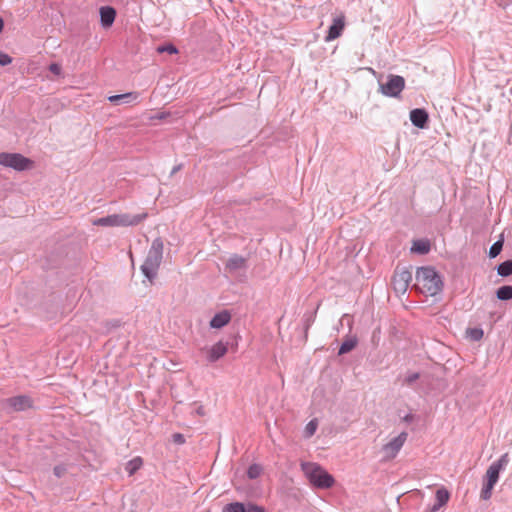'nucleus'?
Masks as SVG:
<instances>
[{"mask_svg":"<svg viewBox=\"0 0 512 512\" xmlns=\"http://www.w3.org/2000/svg\"><path fill=\"white\" fill-rule=\"evenodd\" d=\"M101 24L103 27H110L116 17V11L113 7L104 6L100 8Z\"/></svg>","mask_w":512,"mask_h":512,"instance_id":"4468645a","label":"nucleus"},{"mask_svg":"<svg viewBox=\"0 0 512 512\" xmlns=\"http://www.w3.org/2000/svg\"><path fill=\"white\" fill-rule=\"evenodd\" d=\"M158 51L159 52H168L170 54H176L178 52L177 48L175 46H173V45H168V46H165V47H159Z\"/></svg>","mask_w":512,"mask_h":512,"instance_id":"7c9ffc66","label":"nucleus"},{"mask_svg":"<svg viewBox=\"0 0 512 512\" xmlns=\"http://www.w3.org/2000/svg\"><path fill=\"white\" fill-rule=\"evenodd\" d=\"M496 296L499 300H511L512 299V286L505 285L501 286L496 291Z\"/></svg>","mask_w":512,"mask_h":512,"instance_id":"aec40b11","label":"nucleus"},{"mask_svg":"<svg viewBox=\"0 0 512 512\" xmlns=\"http://www.w3.org/2000/svg\"><path fill=\"white\" fill-rule=\"evenodd\" d=\"M246 266V259L240 255H232L226 262V268L230 271L243 269Z\"/></svg>","mask_w":512,"mask_h":512,"instance_id":"dca6fc26","label":"nucleus"},{"mask_svg":"<svg viewBox=\"0 0 512 512\" xmlns=\"http://www.w3.org/2000/svg\"><path fill=\"white\" fill-rule=\"evenodd\" d=\"M509 463L508 453L503 454L497 461L493 462L489 467L496 470L498 473L504 469Z\"/></svg>","mask_w":512,"mask_h":512,"instance_id":"412c9836","label":"nucleus"},{"mask_svg":"<svg viewBox=\"0 0 512 512\" xmlns=\"http://www.w3.org/2000/svg\"><path fill=\"white\" fill-rule=\"evenodd\" d=\"M163 243L160 239L153 241L144 263L141 266L143 274L152 281L162 262Z\"/></svg>","mask_w":512,"mask_h":512,"instance_id":"f03ea898","label":"nucleus"},{"mask_svg":"<svg viewBox=\"0 0 512 512\" xmlns=\"http://www.w3.org/2000/svg\"><path fill=\"white\" fill-rule=\"evenodd\" d=\"M428 119V113L424 109H414L410 112V120L418 128H424Z\"/></svg>","mask_w":512,"mask_h":512,"instance_id":"ddd939ff","label":"nucleus"},{"mask_svg":"<svg viewBox=\"0 0 512 512\" xmlns=\"http://www.w3.org/2000/svg\"><path fill=\"white\" fill-rule=\"evenodd\" d=\"M138 98V94L136 92H129L121 95H112L108 97V100L111 103L119 104L121 100H125L126 102L136 100Z\"/></svg>","mask_w":512,"mask_h":512,"instance_id":"6ab92c4d","label":"nucleus"},{"mask_svg":"<svg viewBox=\"0 0 512 512\" xmlns=\"http://www.w3.org/2000/svg\"><path fill=\"white\" fill-rule=\"evenodd\" d=\"M499 474L496 470L488 467L484 477H483V485L480 492V497L483 500H489L492 496V491L495 484L499 480Z\"/></svg>","mask_w":512,"mask_h":512,"instance_id":"6e6552de","label":"nucleus"},{"mask_svg":"<svg viewBox=\"0 0 512 512\" xmlns=\"http://www.w3.org/2000/svg\"><path fill=\"white\" fill-rule=\"evenodd\" d=\"M4 22L3 19L0 17V32L3 30Z\"/></svg>","mask_w":512,"mask_h":512,"instance_id":"c9c22d12","label":"nucleus"},{"mask_svg":"<svg viewBox=\"0 0 512 512\" xmlns=\"http://www.w3.org/2000/svg\"><path fill=\"white\" fill-rule=\"evenodd\" d=\"M418 378H419V374H418V373H413V374L409 375V376L406 378V382H407L408 384H410V383H412V382L416 381Z\"/></svg>","mask_w":512,"mask_h":512,"instance_id":"72a5a7b5","label":"nucleus"},{"mask_svg":"<svg viewBox=\"0 0 512 512\" xmlns=\"http://www.w3.org/2000/svg\"><path fill=\"white\" fill-rule=\"evenodd\" d=\"M246 512H265L263 508L255 505H248L246 507Z\"/></svg>","mask_w":512,"mask_h":512,"instance_id":"473e14b6","label":"nucleus"},{"mask_svg":"<svg viewBox=\"0 0 512 512\" xmlns=\"http://www.w3.org/2000/svg\"><path fill=\"white\" fill-rule=\"evenodd\" d=\"M142 465V459L140 457H136L127 463L126 471L129 473V475H133L137 470L141 468Z\"/></svg>","mask_w":512,"mask_h":512,"instance_id":"b1692460","label":"nucleus"},{"mask_svg":"<svg viewBox=\"0 0 512 512\" xmlns=\"http://www.w3.org/2000/svg\"><path fill=\"white\" fill-rule=\"evenodd\" d=\"M449 498H450L449 491L446 488H444V487L439 488L436 491V501H437V504L434 506L433 510H437L440 507L446 505L447 502L449 501Z\"/></svg>","mask_w":512,"mask_h":512,"instance_id":"f3484780","label":"nucleus"},{"mask_svg":"<svg viewBox=\"0 0 512 512\" xmlns=\"http://www.w3.org/2000/svg\"><path fill=\"white\" fill-rule=\"evenodd\" d=\"M405 88V79L399 75H389L385 84H380L379 91L388 97H398Z\"/></svg>","mask_w":512,"mask_h":512,"instance_id":"423d86ee","label":"nucleus"},{"mask_svg":"<svg viewBox=\"0 0 512 512\" xmlns=\"http://www.w3.org/2000/svg\"><path fill=\"white\" fill-rule=\"evenodd\" d=\"M345 28V15L341 13L340 15L333 18V23L329 27L328 34L325 37L326 42L333 41L339 38L342 35V32Z\"/></svg>","mask_w":512,"mask_h":512,"instance_id":"9b49d317","label":"nucleus"},{"mask_svg":"<svg viewBox=\"0 0 512 512\" xmlns=\"http://www.w3.org/2000/svg\"><path fill=\"white\" fill-rule=\"evenodd\" d=\"M318 427V421L316 419H312L305 427L304 433L305 437L310 438L314 435Z\"/></svg>","mask_w":512,"mask_h":512,"instance_id":"a878e982","label":"nucleus"},{"mask_svg":"<svg viewBox=\"0 0 512 512\" xmlns=\"http://www.w3.org/2000/svg\"><path fill=\"white\" fill-rule=\"evenodd\" d=\"M502 247H503V242L502 241H497L495 242L491 247H490V250H489V256L491 258H495L496 256H498L502 250Z\"/></svg>","mask_w":512,"mask_h":512,"instance_id":"c85d7f7f","label":"nucleus"},{"mask_svg":"<svg viewBox=\"0 0 512 512\" xmlns=\"http://www.w3.org/2000/svg\"><path fill=\"white\" fill-rule=\"evenodd\" d=\"M416 289L422 294L434 296L443 288L441 276L432 267H421L416 272Z\"/></svg>","mask_w":512,"mask_h":512,"instance_id":"f257e3e1","label":"nucleus"},{"mask_svg":"<svg viewBox=\"0 0 512 512\" xmlns=\"http://www.w3.org/2000/svg\"><path fill=\"white\" fill-rule=\"evenodd\" d=\"M357 345V339L356 338H348L346 339L339 349V355L346 354L353 350Z\"/></svg>","mask_w":512,"mask_h":512,"instance_id":"4be33fe9","label":"nucleus"},{"mask_svg":"<svg viewBox=\"0 0 512 512\" xmlns=\"http://www.w3.org/2000/svg\"><path fill=\"white\" fill-rule=\"evenodd\" d=\"M262 473V467L258 464H253L248 468L247 474L250 479L259 477Z\"/></svg>","mask_w":512,"mask_h":512,"instance_id":"bb28decb","label":"nucleus"},{"mask_svg":"<svg viewBox=\"0 0 512 512\" xmlns=\"http://www.w3.org/2000/svg\"><path fill=\"white\" fill-rule=\"evenodd\" d=\"M49 70L55 74V75H60L61 74V71H62V68L59 64L57 63H52L50 64L49 66Z\"/></svg>","mask_w":512,"mask_h":512,"instance_id":"2f4dec72","label":"nucleus"},{"mask_svg":"<svg viewBox=\"0 0 512 512\" xmlns=\"http://www.w3.org/2000/svg\"><path fill=\"white\" fill-rule=\"evenodd\" d=\"M407 440V433L402 432L383 446L386 459H393Z\"/></svg>","mask_w":512,"mask_h":512,"instance_id":"1a4fd4ad","label":"nucleus"},{"mask_svg":"<svg viewBox=\"0 0 512 512\" xmlns=\"http://www.w3.org/2000/svg\"><path fill=\"white\" fill-rule=\"evenodd\" d=\"M231 320V315L228 311H221L217 313L210 321L212 328L220 329L227 325Z\"/></svg>","mask_w":512,"mask_h":512,"instance_id":"2eb2a0df","label":"nucleus"},{"mask_svg":"<svg viewBox=\"0 0 512 512\" xmlns=\"http://www.w3.org/2000/svg\"><path fill=\"white\" fill-rule=\"evenodd\" d=\"M230 2H232V0H229Z\"/></svg>","mask_w":512,"mask_h":512,"instance_id":"e433bc0d","label":"nucleus"},{"mask_svg":"<svg viewBox=\"0 0 512 512\" xmlns=\"http://www.w3.org/2000/svg\"><path fill=\"white\" fill-rule=\"evenodd\" d=\"M467 335L474 341H479L483 337V330L480 328H471L467 330Z\"/></svg>","mask_w":512,"mask_h":512,"instance_id":"cd10ccee","label":"nucleus"},{"mask_svg":"<svg viewBox=\"0 0 512 512\" xmlns=\"http://www.w3.org/2000/svg\"><path fill=\"white\" fill-rule=\"evenodd\" d=\"M146 217L147 213L137 215L113 214L94 220L93 225L104 227L135 226L140 224Z\"/></svg>","mask_w":512,"mask_h":512,"instance_id":"7ed1b4c3","label":"nucleus"},{"mask_svg":"<svg viewBox=\"0 0 512 512\" xmlns=\"http://www.w3.org/2000/svg\"><path fill=\"white\" fill-rule=\"evenodd\" d=\"M0 165L13 168L17 171L29 170L34 167V162L19 153H0Z\"/></svg>","mask_w":512,"mask_h":512,"instance_id":"39448f33","label":"nucleus"},{"mask_svg":"<svg viewBox=\"0 0 512 512\" xmlns=\"http://www.w3.org/2000/svg\"><path fill=\"white\" fill-rule=\"evenodd\" d=\"M6 402L14 411H23L32 407V401L27 396L12 397Z\"/></svg>","mask_w":512,"mask_h":512,"instance_id":"f8f14e48","label":"nucleus"},{"mask_svg":"<svg viewBox=\"0 0 512 512\" xmlns=\"http://www.w3.org/2000/svg\"><path fill=\"white\" fill-rule=\"evenodd\" d=\"M302 470L309 481L319 488H330L334 484V478L316 463L302 464Z\"/></svg>","mask_w":512,"mask_h":512,"instance_id":"20e7f679","label":"nucleus"},{"mask_svg":"<svg viewBox=\"0 0 512 512\" xmlns=\"http://www.w3.org/2000/svg\"><path fill=\"white\" fill-rule=\"evenodd\" d=\"M412 280L411 272L406 268H397L392 278V286L396 293L404 294Z\"/></svg>","mask_w":512,"mask_h":512,"instance_id":"0eeeda50","label":"nucleus"},{"mask_svg":"<svg viewBox=\"0 0 512 512\" xmlns=\"http://www.w3.org/2000/svg\"><path fill=\"white\" fill-rule=\"evenodd\" d=\"M411 251L419 254H427L430 251V242L426 239L416 240L413 242Z\"/></svg>","mask_w":512,"mask_h":512,"instance_id":"a211bd4d","label":"nucleus"},{"mask_svg":"<svg viewBox=\"0 0 512 512\" xmlns=\"http://www.w3.org/2000/svg\"><path fill=\"white\" fill-rule=\"evenodd\" d=\"M54 472L57 476H61L62 474V469L60 467H55L54 469Z\"/></svg>","mask_w":512,"mask_h":512,"instance_id":"f704fd0d","label":"nucleus"},{"mask_svg":"<svg viewBox=\"0 0 512 512\" xmlns=\"http://www.w3.org/2000/svg\"><path fill=\"white\" fill-rule=\"evenodd\" d=\"M497 273L502 277L512 275V260H507L497 267Z\"/></svg>","mask_w":512,"mask_h":512,"instance_id":"5701e85b","label":"nucleus"},{"mask_svg":"<svg viewBox=\"0 0 512 512\" xmlns=\"http://www.w3.org/2000/svg\"><path fill=\"white\" fill-rule=\"evenodd\" d=\"M228 351V343L219 341L208 348H203L202 352L205 354L209 362H216L222 358Z\"/></svg>","mask_w":512,"mask_h":512,"instance_id":"9d476101","label":"nucleus"},{"mask_svg":"<svg viewBox=\"0 0 512 512\" xmlns=\"http://www.w3.org/2000/svg\"><path fill=\"white\" fill-rule=\"evenodd\" d=\"M11 62H12V58L8 54L0 52V65L1 66L9 65Z\"/></svg>","mask_w":512,"mask_h":512,"instance_id":"c756f323","label":"nucleus"},{"mask_svg":"<svg viewBox=\"0 0 512 512\" xmlns=\"http://www.w3.org/2000/svg\"><path fill=\"white\" fill-rule=\"evenodd\" d=\"M246 507L242 503L228 504L223 508V512H246Z\"/></svg>","mask_w":512,"mask_h":512,"instance_id":"393cba45","label":"nucleus"}]
</instances>
